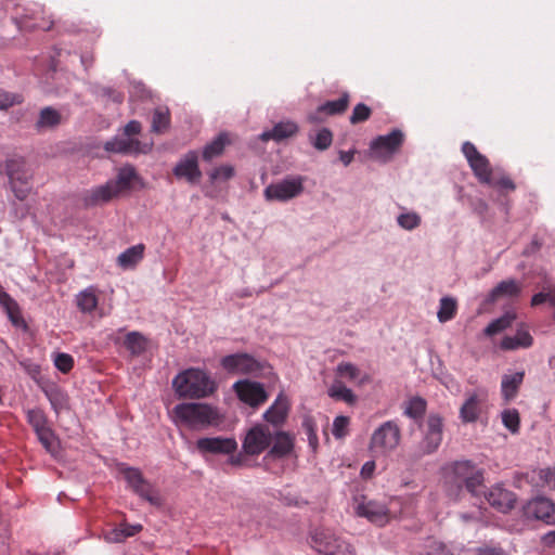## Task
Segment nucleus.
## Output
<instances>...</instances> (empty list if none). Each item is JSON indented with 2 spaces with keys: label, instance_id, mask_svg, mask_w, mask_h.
I'll return each mask as SVG.
<instances>
[{
  "label": "nucleus",
  "instance_id": "f257e3e1",
  "mask_svg": "<svg viewBox=\"0 0 555 555\" xmlns=\"http://www.w3.org/2000/svg\"><path fill=\"white\" fill-rule=\"evenodd\" d=\"M172 389L180 399H203L212 395L217 385L207 371L190 367L173 377Z\"/></svg>",
  "mask_w": 555,
  "mask_h": 555
},
{
  "label": "nucleus",
  "instance_id": "f03ea898",
  "mask_svg": "<svg viewBox=\"0 0 555 555\" xmlns=\"http://www.w3.org/2000/svg\"><path fill=\"white\" fill-rule=\"evenodd\" d=\"M173 423L190 429H203L218 424L220 420L216 408L206 403L184 402L177 404L170 412Z\"/></svg>",
  "mask_w": 555,
  "mask_h": 555
},
{
  "label": "nucleus",
  "instance_id": "7ed1b4c3",
  "mask_svg": "<svg viewBox=\"0 0 555 555\" xmlns=\"http://www.w3.org/2000/svg\"><path fill=\"white\" fill-rule=\"evenodd\" d=\"M139 180L135 169L125 166L118 170L116 179L108 180L105 184L88 191L85 203L88 206L101 205L128 192L132 184Z\"/></svg>",
  "mask_w": 555,
  "mask_h": 555
},
{
  "label": "nucleus",
  "instance_id": "20e7f679",
  "mask_svg": "<svg viewBox=\"0 0 555 555\" xmlns=\"http://www.w3.org/2000/svg\"><path fill=\"white\" fill-rule=\"evenodd\" d=\"M447 482L454 485L459 490L463 486L473 496H478V488L483 482V474L470 461H459L443 467Z\"/></svg>",
  "mask_w": 555,
  "mask_h": 555
},
{
  "label": "nucleus",
  "instance_id": "39448f33",
  "mask_svg": "<svg viewBox=\"0 0 555 555\" xmlns=\"http://www.w3.org/2000/svg\"><path fill=\"white\" fill-rule=\"evenodd\" d=\"M401 429L397 422L387 421L372 434L369 449L375 457L388 456L400 444Z\"/></svg>",
  "mask_w": 555,
  "mask_h": 555
},
{
  "label": "nucleus",
  "instance_id": "423d86ee",
  "mask_svg": "<svg viewBox=\"0 0 555 555\" xmlns=\"http://www.w3.org/2000/svg\"><path fill=\"white\" fill-rule=\"evenodd\" d=\"M311 546L324 555L356 554L351 543L328 528H318L311 533Z\"/></svg>",
  "mask_w": 555,
  "mask_h": 555
},
{
  "label": "nucleus",
  "instance_id": "0eeeda50",
  "mask_svg": "<svg viewBox=\"0 0 555 555\" xmlns=\"http://www.w3.org/2000/svg\"><path fill=\"white\" fill-rule=\"evenodd\" d=\"M5 170L15 197L24 201L31 190L29 183L31 176L26 168L25 159L21 156L9 158Z\"/></svg>",
  "mask_w": 555,
  "mask_h": 555
},
{
  "label": "nucleus",
  "instance_id": "6e6552de",
  "mask_svg": "<svg viewBox=\"0 0 555 555\" xmlns=\"http://www.w3.org/2000/svg\"><path fill=\"white\" fill-rule=\"evenodd\" d=\"M126 138H114L105 143V150L114 153H147L152 149V143L141 144L138 140L130 138L141 131V124L131 120L125 126Z\"/></svg>",
  "mask_w": 555,
  "mask_h": 555
},
{
  "label": "nucleus",
  "instance_id": "1a4fd4ad",
  "mask_svg": "<svg viewBox=\"0 0 555 555\" xmlns=\"http://www.w3.org/2000/svg\"><path fill=\"white\" fill-rule=\"evenodd\" d=\"M403 141L404 134L399 129H393L385 135H378L370 144L371 155L382 163H387L400 150Z\"/></svg>",
  "mask_w": 555,
  "mask_h": 555
},
{
  "label": "nucleus",
  "instance_id": "9d476101",
  "mask_svg": "<svg viewBox=\"0 0 555 555\" xmlns=\"http://www.w3.org/2000/svg\"><path fill=\"white\" fill-rule=\"evenodd\" d=\"M221 367L229 374L257 375L263 364L248 353H234L220 360Z\"/></svg>",
  "mask_w": 555,
  "mask_h": 555
},
{
  "label": "nucleus",
  "instance_id": "9b49d317",
  "mask_svg": "<svg viewBox=\"0 0 555 555\" xmlns=\"http://www.w3.org/2000/svg\"><path fill=\"white\" fill-rule=\"evenodd\" d=\"M302 177H289L280 182L271 183L264 189V197L267 201L286 202L292 199L304 191Z\"/></svg>",
  "mask_w": 555,
  "mask_h": 555
},
{
  "label": "nucleus",
  "instance_id": "f8f14e48",
  "mask_svg": "<svg viewBox=\"0 0 555 555\" xmlns=\"http://www.w3.org/2000/svg\"><path fill=\"white\" fill-rule=\"evenodd\" d=\"M488 390L486 388H477L467 392L460 409V418L463 423H475L480 415L487 410Z\"/></svg>",
  "mask_w": 555,
  "mask_h": 555
},
{
  "label": "nucleus",
  "instance_id": "ddd939ff",
  "mask_svg": "<svg viewBox=\"0 0 555 555\" xmlns=\"http://www.w3.org/2000/svg\"><path fill=\"white\" fill-rule=\"evenodd\" d=\"M424 437L420 444L422 455L436 452L442 441L443 420L438 414H429L424 424Z\"/></svg>",
  "mask_w": 555,
  "mask_h": 555
},
{
  "label": "nucleus",
  "instance_id": "4468645a",
  "mask_svg": "<svg viewBox=\"0 0 555 555\" xmlns=\"http://www.w3.org/2000/svg\"><path fill=\"white\" fill-rule=\"evenodd\" d=\"M354 501V512L359 517H364L377 526H384L389 521L391 512L385 504L374 500H366L364 496L361 500L356 499Z\"/></svg>",
  "mask_w": 555,
  "mask_h": 555
},
{
  "label": "nucleus",
  "instance_id": "2eb2a0df",
  "mask_svg": "<svg viewBox=\"0 0 555 555\" xmlns=\"http://www.w3.org/2000/svg\"><path fill=\"white\" fill-rule=\"evenodd\" d=\"M462 152L477 179L485 184L492 183V171L486 156L480 154L472 142H464Z\"/></svg>",
  "mask_w": 555,
  "mask_h": 555
},
{
  "label": "nucleus",
  "instance_id": "dca6fc26",
  "mask_svg": "<svg viewBox=\"0 0 555 555\" xmlns=\"http://www.w3.org/2000/svg\"><path fill=\"white\" fill-rule=\"evenodd\" d=\"M273 440L270 428L266 425H256L247 433L243 441V451L248 455H259Z\"/></svg>",
  "mask_w": 555,
  "mask_h": 555
},
{
  "label": "nucleus",
  "instance_id": "f3484780",
  "mask_svg": "<svg viewBox=\"0 0 555 555\" xmlns=\"http://www.w3.org/2000/svg\"><path fill=\"white\" fill-rule=\"evenodd\" d=\"M233 389L238 399L250 406H257L268 398L262 384L258 382L238 380L233 385Z\"/></svg>",
  "mask_w": 555,
  "mask_h": 555
},
{
  "label": "nucleus",
  "instance_id": "a211bd4d",
  "mask_svg": "<svg viewBox=\"0 0 555 555\" xmlns=\"http://www.w3.org/2000/svg\"><path fill=\"white\" fill-rule=\"evenodd\" d=\"M524 511L527 517L555 525V503L547 498L538 496L530 500Z\"/></svg>",
  "mask_w": 555,
  "mask_h": 555
},
{
  "label": "nucleus",
  "instance_id": "6ab92c4d",
  "mask_svg": "<svg viewBox=\"0 0 555 555\" xmlns=\"http://www.w3.org/2000/svg\"><path fill=\"white\" fill-rule=\"evenodd\" d=\"M172 172L178 179H185L192 184L197 183L202 177L197 152H188L173 167Z\"/></svg>",
  "mask_w": 555,
  "mask_h": 555
},
{
  "label": "nucleus",
  "instance_id": "aec40b11",
  "mask_svg": "<svg viewBox=\"0 0 555 555\" xmlns=\"http://www.w3.org/2000/svg\"><path fill=\"white\" fill-rule=\"evenodd\" d=\"M483 495L486 501L501 513L511 511L516 502L515 494L501 485L491 487Z\"/></svg>",
  "mask_w": 555,
  "mask_h": 555
},
{
  "label": "nucleus",
  "instance_id": "412c9836",
  "mask_svg": "<svg viewBox=\"0 0 555 555\" xmlns=\"http://www.w3.org/2000/svg\"><path fill=\"white\" fill-rule=\"evenodd\" d=\"M196 447L202 453L231 454L236 450L237 443L231 438H201Z\"/></svg>",
  "mask_w": 555,
  "mask_h": 555
},
{
  "label": "nucleus",
  "instance_id": "4be33fe9",
  "mask_svg": "<svg viewBox=\"0 0 555 555\" xmlns=\"http://www.w3.org/2000/svg\"><path fill=\"white\" fill-rule=\"evenodd\" d=\"M119 470L135 493L150 502L154 501L151 486L144 480L139 469L122 465Z\"/></svg>",
  "mask_w": 555,
  "mask_h": 555
},
{
  "label": "nucleus",
  "instance_id": "5701e85b",
  "mask_svg": "<svg viewBox=\"0 0 555 555\" xmlns=\"http://www.w3.org/2000/svg\"><path fill=\"white\" fill-rule=\"evenodd\" d=\"M99 304L98 288L89 286L76 295V305L83 314H92Z\"/></svg>",
  "mask_w": 555,
  "mask_h": 555
},
{
  "label": "nucleus",
  "instance_id": "b1692460",
  "mask_svg": "<svg viewBox=\"0 0 555 555\" xmlns=\"http://www.w3.org/2000/svg\"><path fill=\"white\" fill-rule=\"evenodd\" d=\"M144 251V244H137L127 248L117 257L118 267L122 270L134 269L143 259Z\"/></svg>",
  "mask_w": 555,
  "mask_h": 555
},
{
  "label": "nucleus",
  "instance_id": "393cba45",
  "mask_svg": "<svg viewBox=\"0 0 555 555\" xmlns=\"http://www.w3.org/2000/svg\"><path fill=\"white\" fill-rule=\"evenodd\" d=\"M297 131L298 126L294 121H281L276 124L272 130L262 132L260 134V139L262 141L274 140L279 142L293 137Z\"/></svg>",
  "mask_w": 555,
  "mask_h": 555
},
{
  "label": "nucleus",
  "instance_id": "a878e982",
  "mask_svg": "<svg viewBox=\"0 0 555 555\" xmlns=\"http://www.w3.org/2000/svg\"><path fill=\"white\" fill-rule=\"evenodd\" d=\"M348 103H349L348 94H344L337 100L327 101L324 104L319 106L315 114H312L309 116V120L311 122L319 121L320 119H319L318 115H320V114H323L326 116L341 114L347 109Z\"/></svg>",
  "mask_w": 555,
  "mask_h": 555
},
{
  "label": "nucleus",
  "instance_id": "bb28decb",
  "mask_svg": "<svg viewBox=\"0 0 555 555\" xmlns=\"http://www.w3.org/2000/svg\"><path fill=\"white\" fill-rule=\"evenodd\" d=\"M289 403L284 393H280L271 408L264 413V418L274 425L281 424L288 412Z\"/></svg>",
  "mask_w": 555,
  "mask_h": 555
},
{
  "label": "nucleus",
  "instance_id": "cd10ccee",
  "mask_svg": "<svg viewBox=\"0 0 555 555\" xmlns=\"http://www.w3.org/2000/svg\"><path fill=\"white\" fill-rule=\"evenodd\" d=\"M530 482L535 487L548 490H555V465L533 469L530 475Z\"/></svg>",
  "mask_w": 555,
  "mask_h": 555
},
{
  "label": "nucleus",
  "instance_id": "c85d7f7f",
  "mask_svg": "<svg viewBox=\"0 0 555 555\" xmlns=\"http://www.w3.org/2000/svg\"><path fill=\"white\" fill-rule=\"evenodd\" d=\"M533 344V338L526 328H519L514 336H505L501 341L503 350L528 348Z\"/></svg>",
  "mask_w": 555,
  "mask_h": 555
},
{
  "label": "nucleus",
  "instance_id": "c756f323",
  "mask_svg": "<svg viewBox=\"0 0 555 555\" xmlns=\"http://www.w3.org/2000/svg\"><path fill=\"white\" fill-rule=\"evenodd\" d=\"M525 373L516 372L512 375H504L501 384L502 396L505 401L514 399L522 384Z\"/></svg>",
  "mask_w": 555,
  "mask_h": 555
},
{
  "label": "nucleus",
  "instance_id": "7c9ffc66",
  "mask_svg": "<svg viewBox=\"0 0 555 555\" xmlns=\"http://www.w3.org/2000/svg\"><path fill=\"white\" fill-rule=\"evenodd\" d=\"M142 530V526L120 524L118 527L108 530L105 533V540L111 543H119L125 541L129 537H133Z\"/></svg>",
  "mask_w": 555,
  "mask_h": 555
},
{
  "label": "nucleus",
  "instance_id": "2f4dec72",
  "mask_svg": "<svg viewBox=\"0 0 555 555\" xmlns=\"http://www.w3.org/2000/svg\"><path fill=\"white\" fill-rule=\"evenodd\" d=\"M521 291L520 284L513 280H505L500 282L489 294V300L495 301L501 297H516Z\"/></svg>",
  "mask_w": 555,
  "mask_h": 555
},
{
  "label": "nucleus",
  "instance_id": "473e14b6",
  "mask_svg": "<svg viewBox=\"0 0 555 555\" xmlns=\"http://www.w3.org/2000/svg\"><path fill=\"white\" fill-rule=\"evenodd\" d=\"M272 441L273 446L269 454L274 457L286 456L294 448L293 438L286 433H278Z\"/></svg>",
  "mask_w": 555,
  "mask_h": 555
},
{
  "label": "nucleus",
  "instance_id": "72a5a7b5",
  "mask_svg": "<svg viewBox=\"0 0 555 555\" xmlns=\"http://www.w3.org/2000/svg\"><path fill=\"white\" fill-rule=\"evenodd\" d=\"M230 144L229 134L220 133L215 140L208 143L203 150V158L207 162L212 160L222 154L224 147Z\"/></svg>",
  "mask_w": 555,
  "mask_h": 555
},
{
  "label": "nucleus",
  "instance_id": "f704fd0d",
  "mask_svg": "<svg viewBox=\"0 0 555 555\" xmlns=\"http://www.w3.org/2000/svg\"><path fill=\"white\" fill-rule=\"evenodd\" d=\"M337 374L341 377L348 378L349 380L357 382L359 385L370 382V377L366 374L361 375L360 370L349 362L338 364Z\"/></svg>",
  "mask_w": 555,
  "mask_h": 555
},
{
  "label": "nucleus",
  "instance_id": "c9c22d12",
  "mask_svg": "<svg viewBox=\"0 0 555 555\" xmlns=\"http://www.w3.org/2000/svg\"><path fill=\"white\" fill-rule=\"evenodd\" d=\"M62 121L61 114L52 108V107H44L41 109L39 119L37 120L36 128L38 130L46 129V128H53L60 125Z\"/></svg>",
  "mask_w": 555,
  "mask_h": 555
},
{
  "label": "nucleus",
  "instance_id": "e433bc0d",
  "mask_svg": "<svg viewBox=\"0 0 555 555\" xmlns=\"http://www.w3.org/2000/svg\"><path fill=\"white\" fill-rule=\"evenodd\" d=\"M124 345L131 352V354L139 356L145 351L147 347V340L142 334L138 332H131L127 334Z\"/></svg>",
  "mask_w": 555,
  "mask_h": 555
},
{
  "label": "nucleus",
  "instance_id": "4c0bfd02",
  "mask_svg": "<svg viewBox=\"0 0 555 555\" xmlns=\"http://www.w3.org/2000/svg\"><path fill=\"white\" fill-rule=\"evenodd\" d=\"M516 315L515 313H512V312H506L504 315L493 320L491 323H489V325L485 328V334L487 336H492L494 334H498L504 330H506L507 327H509L514 320H515Z\"/></svg>",
  "mask_w": 555,
  "mask_h": 555
},
{
  "label": "nucleus",
  "instance_id": "58836bf2",
  "mask_svg": "<svg viewBox=\"0 0 555 555\" xmlns=\"http://www.w3.org/2000/svg\"><path fill=\"white\" fill-rule=\"evenodd\" d=\"M457 304L454 298L443 297L440 300L439 310L437 313L438 320L442 323L452 320L455 317Z\"/></svg>",
  "mask_w": 555,
  "mask_h": 555
},
{
  "label": "nucleus",
  "instance_id": "ea45409f",
  "mask_svg": "<svg viewBox=\"0 0 555 555\" xmlns=\"http://www.w3.org/2000/svg\"><path fill=\"white\" fill-rule=\"evenodd\" d=\"M328 396L336 400H341L347 403H353L356 396L351 389L347 388L340 382H335L328 389Z\"/></svg>",
  "mask_w": 555,
  "mask_h": 555
},
{
  "label": "nucleus",
  "instance_id": "a19ab883",
  "mask_svg": "<svg viewBox=\"0 0 555 555\" xmlns=\"http://www.w3.org/2000/svg\"><path fill=\"white\" fill-rule=\"evenodd\" d=\"M35 11H31V14H26L20 21V26L31 29H42L49 30L52 26V22L50 20H46L44 17L37 18L35 16Z\"/></svg>",
  "mask_w": 555,
  "mask_h": 555
},
{
  "label": "nucleus",
  "instance_id": "79ce46f5",
  "mask_svg": "<svg viewBox=\"0 0 555 555\" xmlns=\"http://www.w3.org/2000/svg\"><path fill=\"white\" fill-rule=\"evenodd\" d=\"M170 115L167 108H157L153 114L152 130L162 133L169 127Z\"/></svg>",
  "mask_w": 555,
  "mask_h": 555
},
{
  "label": "nucleus",
  "instance_id": "37998d69",
  "mask_svg": "<svg viewBox=\"0 0 555 555\" xmlns=\"http://www.w3.org/2000/svg\"><path fill=\"white\" fill-rule=\"evenodd\" d=\"M421 216L415 211H403L397 217V223L400 228L412 231L420 227Z\"/></svg>",
  "mask_w": 555,
  "mask_h": 555
},
{
  "label": "nucleus",
  "instance_id": "c03bdc74",
  "mask_svg": "<svg viewBox=\"0 0 555 555\" xmlns=\"http://www.w3.org/2000/svg\"><path fill=\"white\" fill-rule=\"evenodd\" d=\"M503 425L512 433L517 434L520 426L519 413L516 409H506L501 413Z\"/></svg>",
  "mask_w": 555,
  "mask_h": 555
},
{
  "label": "nucleus",
  "instance_id": "a18cd8bd",
  "mask_svg": "<svg viewBox=\"0 0 555 555\" xmlns=\"http://www.w3.org/2000/svg\"><path fill=\"white\" fill-rule=\"evenodd\" d=\"M426 411V401L421 397H414L409 400L404 414L411 418H420Z\"/></svg>",
  "mask_w": 555,
  "mask_h": 555
},
{
  "label": "nucleus",
  "instance_id": "49530a36",
  "mask_svg": "<svg viewBox=\"0 0 555 555\" xmlns=\"http://www.w3.org/2000/svg\"><path fill=\"white\" fill-rule=\"evenodd\" d=\"M310 140H311L312 145L317 150L324 151L331 146L332 141H333V134L328 129L323 128V129H320L315 133V135H310Z\"/></svg>",
  "mask_w": 555,
  "mask_h": 555
},
{
  "label": "nucleus",
  "instance_id": "de8ad7c7",
  "mask_svg": "<svg viewBox=\"0 0 555 555\" xmlns=\"http://www.w3.org/2000/svg\"><path fill=\"white\" fill-rule=\"evenodd\" d=\"M234 176V168L231 165H221L209 172L211 182L228 181Z\"/></svg>",
  "mask_w": 555,
  "mask_h": 555
},
{
  "label": "nucleus",
  "instance_id": "09e8293b",
  "mask_svg": "<svg viewBox=\"0 0 555 555\" xmlns=\"http://www.w3.org/2000/svg\"><path fill=\"white\" fill-rule=\"evenodd\" d=\"M27 418L29 424L33 426L35 433L49 427L47 424V420L40 410L28 411Z\"/></svg>",
  "mask_w": 555,
  "mask_h": 555
},
{
  "label": "nucleus",
  "instance_id": "8fccbe9b",
  "mask_svg": "<svg viewBox=\"0 0 555 555\" xmlns=\"http://www.w3.org/2000/svg\"><path fill=\"white\" fill-rule=\"evenodd\" d=\"M371 116V108L363 103H359L352 111L350 116V122L356 125L362 121H365Z\"/></svg>",
  "mask_w": 555,
  "mask_h": 555
},
{
  "label": "nucleus",
  "instance_id": "3c124183",
  "mask_svg": "<svg viewBox=\"0 0 555 555\" xmlns=\"http://www.w3.org/2000/svg\"><path fill=\"white\" fill-rule=\"evenodd\" d=\"M54 365L59 371L66 374L74 366V359L68 353H57L54 358Z\"/></svg>",
  "mask_w": 555,
  "mask_h": 555
},
{
  "label": "nucleus",
  "instance_id": "603ef678",
  "mask_svg": "<svg viewBox=\"0 0 555 555\" xmlns=\"http://www.w3.org/2000/svg\"><path fill=\"white\" fill-rule=\"evenodd\" d=\"M36 435L47 451L52 452L54 450L55 436L50 427L37 431Z\"/></svg>",
  "mask_w": 555,
  "mask_h": 555
},
{
  "label": "nucleus",
  "instance_id": "864d4df0",
  "mask_svg": "<svg viewBox=\"0 0 555 555\" xmlns=\"http://www.w3.org/2000/svg\"><path fill=\"white\" fill-rule=\"evenodd\" d=\"M348 426H349V418L346 417V416H337L335 417L334 422H333V435L336 437V438H343L347 435V430H348Z\"/></svg>",
  "mask_w": 555,
  "mask_h": 555
},
{
  "label": "nucleus",
  "instance_id": "5fc2aeb1",
  "mask_svg": "<svg viewBox=\"0 0 555 555\" xmlns=\"http://www.w3.org/2000/svg\"><path fill=\"white\" fill-rule=\"evenodd\" d=\"M302 427L308 436L309 444L314 449L318 446V435L314 421L311 417H306L302 422Z\"/></svg>",
  "mask_w": 555,
  "mask_h": 555
},
{
  "label": "nucleus",
  "instance_id": "6e6d98bb",
  "mask_svg": "<svg viewBox=\"0 0 555 555\" xmlns=\"http://www.w3.org/2000/svg\"><path fill=\"white\" fill-rule=\"evenodd\" d=\"M22 102V98L18 94L0 92V109H8L15 104Z\"/></svg>",
  "mask_w": 555,
  "mask_h": 555
},
{
  "label": "nucleus",
  "instance_id": "4d7b16f0",
  "mask_svg": "<svg viewBox=\"0 0 555 555\" xmlns=\"http://www.w3.org/2000/svg\"><path fill=\"white\" fill-rule=\"evenodd\" d=\"M427 555H453V553L444 543L435 541L428 545Z\"/></svg>",
  "mask_w": 555,
  "mask_h": 555
},
{
  "label": "nucleus",
  "instance_id": "13d9d810",
  "mask_svg": "<svg viewBox=\"0 0 555 555\" xmlns=\"http://www.w3.org/2000/svg\"><path fill=\"white\" fill-rule=\"evenodd\" d=\"M10 321L16 325V326H20L24 323V320L22 318V314H21V310H20V307L18 305H14V307L5 310Z\"/></svg>",
  "mask_w": 555,
  "mask_h": 555
},
{
  "label": "nucleus",
  "instance_id": "bf43d9fd",
  "mask_svg": "<svg viewBox=\"0 0 555 555\" xmlns=\"http://www.w3.org/2000/svg\"><path fill=\"white\" fill-rule=\"evenodd\" d=\"M550 295H551V287L545 288L542 292L534 294L531 298V305L539 306L541 304L548 302Z\"/></svg>",
  "mask_w": 555,
  "mask_h": 555
},
{
  "label": "nucleus",
  "instance_id": "052dcab7",
  "mask_svg": "<svg viewBox=\"0 0 555 555\" xmlns=\"http://www.w3.org/2000/svg\"><path fill=\"white\" fill-rule=\"evenodd\" d=\"M492 186H499L500 189H504V190H514L515 189V184L513 183V181L507 178V177H501L500 179L495 180L492 178V183L490 184Z\"/></svg>",
  "mask_w": 555,
  "mask_h": 555
},
{
  "label": "nucleus",
  "instance_id": "680f3d73",
  "mask_svg": "<svg viewBox=\"0 0 555 555\" xmlns=\"http://www.w3.org/2000/svg\"><path fill=\"white\" fill-rule=\"evenodd\" d=\"M478 555H505V553L501 547L486 545L478 548Z\"/></svg>",
  "mask_w": 555,
  "mask_h": 555
},
{
  "label": "nucleus",
  "instance_id": "e2e57ef3",
  "mask_svg": "<svg viewBox=\"0 0 555 555\" xmlns=\"http://www.w3.org/2000/svg\"><path fill=\"white\" fill-rule=\"evenodd\" d=\"M17 302L4 291L0 289V305L4 308V310H8Z\"/></svg>",
  "mask_w": 555,
  "mask_h": 555
},
{
  "label": "nucleus",
  "instance_id": "0e129e2a",
  "mask_svg": "<svg viewBox=\"0 0 555 555\" xmlns=\"http://www.w3.org/2000/svg\"><path fill=\"white\" fill-rule=\"evenodd\" d=\"M375 467L376 465L374 461H367L364 463L361 468V477L364 479L371 478L375 472Z\"/></svg>",
  "mask_w": 555,
  "mask_h": 555
},
{
  "label": "nucleus",
  "instance_id": "69168bd1",
  "mask_svg": "<svg viewBox=\"0 0 555 555\" xmlns=\"http://www.w3.org/2000/svg\"><path fill=\"white\" fill-rule=\"evenodd\" d=\"M104 94L115 103H121L124 101V93L120 91L114 89H105Z\"/></svg>",
  "mask_w": 555,
  "mask_h": 555
},
{
  "label": "nucleus",
  "instance_id": "338daca9",
  "mask_svg": "<svg viewBox=\"0 0 555 555\" xmlns=\"http://www.w3.org/2000/svg\"><path fill=\"white\" fill-rule=\"evenodd\" d=\"M354 153L356 151L352 150V151H340L339 152V159L340 162L345 165V166H348L350 165V163L353 160V156H354Z\"/></svg>",
  "mask_w": 555,
  "mask_h": 555
},
{
  "label": "nucleus",
  "instance_id": "774afa93",
  "mask_svg": "<svg viewBox=\"0 0 555 555\" xmlns=\"http://www.w3.org/2000/svg\"><path fill=\"white\" fill-rule=\"evenodd\" d=\"M542 542L546 545V546H555V530L554 531H550L547 533H545L543 537H542Z\"/></svg>",
  "mask_w": 555,
  "mask_h": 555
}]
</instances>
